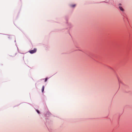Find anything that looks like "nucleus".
<instances>
[{
	"label": "nucleus",
	"mask_w": 132,
	"mask_h": 132,
	"mask_svg": "<svg viewBox=\"0 0 132 132\" xmlns=\"http://www.w3.org/2000/svg\"><path fill=\"white\" fill-rule=\"evenodd\" d=\"M47 78H46L45 79V81L46 82L47 81Z\"/></svg>",
	"instance_id": "obj_5"
},
{
	"label": "nucleus",
	"mask_w": 132,
	"mask_h": 132,
	"mask_svg": "<svg viewBox=\"0 0 132 132\" xmlns=\"http://www.w3.org/2000/svg\"><path fill=\"white\" fill-rule=\"evenodd\" d=\"M36 49L34 48L33 50L29 51V52L31 54H33L36 52Z\"/></svg>",
	"instance_id": "obj_1"
},
{
	"label": "nucleus",
	"mask_w": 132,
	"mask_h": 132,
	"mask_svg": "<svg viewBox=\"0 0 132 132\" xmlns=\"http://www.w3.org/2000/svg\"><path fill=\"white\" fill-rule=\"evenodd\" d=\"M75 6H76V5L75 4H74V5H71V6L72 7H75Z\"/></svg>",
	"instance_id": "obj_4"
},
{
	"label": "nucleus",
	"mask_w": 132,
	"mask_h": 132,
	"mask_svg": "<svg viewBox=\"0 0 132 132\" xmlns=\"http://www.w3.org/2000/svg\"><path fill=\"white\" fill-rule=\"evenodd\" d=\"M37 112L38 113H39V111L38 110H37Z\"/></svg>",
	"instance_id": "obj_6"
},
{
	"label": "nucleus",
	"mask_w": 132,
	"mask_h": 132,
	"mask_svg": "<svg viewBox=\"0 0 132 132\" xmlns=\"http://www.w3.org/2000/svg\"><path fill=\"white\" fill-rule=\"evenodd\" d=\"M119 9H120L122 11H123V8L122 7H121V6H119Z\"/></svg>",
	"instance_id": "obj_3"
},
{
	"label": "nucleus",
	"mask_w": 132,
	"mask_h": 132,
	"mask_svg": "<svg viewBox=\"0 0 132 132\" xmlns=\"http://www.w3.org/2000/svg\"><path fill=\"white\" fill-rule=\"evenodd\" d=\"M44 86H42V93H43V92H44Z\"/></svg>",
	"instance_id": "obj_2"
}]
</instances>
